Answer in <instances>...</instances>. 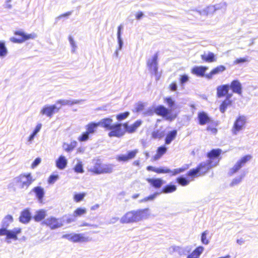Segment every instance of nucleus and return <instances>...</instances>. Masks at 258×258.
<instances>
[{"label": "nucleus", "mask_w": 258, "mask_h": 258, "mask_svg": "<svg viewBox=\"0 0 258 258\" xmlns=\"http://www.w3.org/2000/svg\"><path fill=\"white\" fill-rule=\"evenodd\" d=\"M142 123V120L139 119L135 121L131 125H128L127 122H125L122 124L121 123L113 124V119L110 117L103 118L98 122L99 126L107 130H110L108 134L109 137L117 138L123 136L125 132L129 134L135 133Z\"/></svg>", "instance_id": "f257e3e1"}, {"label": "nucleus", "mask_w": 258, "mask_h": 258, "mask_svg": "<svg viewBox=\"0 0 258 258\" xmlns=\"http://www.w3.org/2000/svg\"><path fill=\"white\" fill-rule=\"evenodd\" d=\"M222 150L219 148L210 150L207 154L209 160L207 162L200 163L195 168L189 170L186 173V176L191 180L194 178L205 176L212 167L218 164L221 159L220 156Z\"/></svg>", "instance_id": "f03ea898"}, {"label": "nucleus", "mask_w": 258, "mask_h": 258, "mask_svg": "<svg viewBox=\"0 0 258 258\" xmlns=\"http://www.w3.org/2000/svg\"><path fill=\"white\" fill-rule=\"evenodd\" d=\"M148 209H139L126 212L120 219L122 224L136 223L148 217Z\"/></svg>", "instance_id": "7ed1b4c3"}, {"label": "nucleus", "mask_w": 258, "mask_h": 258, "mask_svg": "<svg viewBox=\"0 0 258 258\" xmlns=\"http://www.w3.org/2000/svg\"><path fill=\"white\" fill-rule=\"evenodd\" d=\"M33 180L30 173L21 174L15 179L16 185L20 188H27Z\"/></svg>", "instance_id": "20e7f679"}, {"label": "nucleus", "mask_w": 258, "mask_h": 258, "mask_svg": "<svg viewBox=\"0 0 258 258\" xmlns=\"http://www.w3.org/2000/svg\"><path fill=\"white\" fill-rule=\"evenodd\" d=\"M154 112L156 115L162 116L169 121L174 120L177 116L176 114L171 113L170 110L162 105L156 106L154 109Z\"/></svg>", "instance_id": "39448f33"}, {"label": "nucleus", "mask_w": 258, "mask_h": 258, "mask_svg": "<svg viewBox=\"0 0 258 258\" xmlns=\"http://www.w3.org/2000/svg\"><path fill=\"white\" fill-rule=\"evenodd\" d=\"M62 238L74 242H86L90 240V238L85 236L83 233H69L62 235Z\"/></svg>", "instance_id": "423d86ee"}, {"label": "nucleus", "mask_w": 258, "mask_h": 258, "mask_svg": "<svg viewBox=\"0 0 258 258\" xmlns=\"http://www.w3.org/2000/svg\"><path fill=\"white\" fill-rule=\"evenodd\" d=\"M14 34L15 35L20 36V38H16L15 37H11L10 40L11 42L15 43H22L23 42L30 39H33L36 37L35 33L26 34L22 31H16Z\"/></svg>", "instance_id": "0eeeda50"}, {"label": "nucleus", "mask_w": 258, "mask_h": 258, "mask_svg": "<svg viewBox=\"0 0 258 258\" xmlns=\"http://www.w3.org/2000/svg\"><path fill=\"white\" fill-rule=\"evenodd\" d=\"M42 224L49 227L51 230L59 228L63 225L62 221L59 219L53 216L48 217L43 221Z\"/></svg>", "instance_id": "6e6552de"}, {"label": "nucleus", "mask_w": 258, "mask_h": 258, "mask_svg": "<svg viewBox=\"0 0 258 258\" xmlns=\"http://www.w3.org/2000/svg\"><path fill=\"white\" fill-rule=\"evenodd\" d=\"M246 120V117L243 115H240L236 118L232 127V133L233 134L236 135L244 127Z\"/></svg>", "instance_id": "1a4fd4ad"}, {"label": "nucleus", "mask_w": 258, "mask_h": 258, "mask_svg": "<svg viewBox=\"0 0 258 258\" xmlns=\"http://www.w3.org/2000/svg\"><path fill=\"white\" fill-rule=\"evenodd\" d=\"M138 152L139 151L137 149L128 151L126 154H120L117 156L116 160L119 162H127L135 158Z\"/></svg>", "instance_id": "9d476101"}, {"label": "nucleus", "mask_w": 258, "mask_h": 258, "mask_svg": "<svg viewBox=\"0 0 258 258\" xmlns=\"http://www.w3.org/2000/svg\"><path fill=\"white\" fill-rule=\"evenodd\" d=\"M146 180L151 187L155 189L161 188L165 183V181L161 178H147Z\"/></svg>", "instance_id": "9b49d317"}, {"label": "nucleus", "mask_w": 258, "mask_h": 258, "mask_svg": "<svg viewBox=\"0 0 258 258\" xmlns=\"http://www.w3.org/2000/svg\"><path fill=\"white\" fill-rule=\"evenodd\" d=\"M59 109V108H57L54 105H45L41 109L40 113L51 118L54 114L58 111Z\"/></svg>", "instance_id": "f8f14e48"}, {"label": "nucleus", "mask_w": 258, "mask_h": 258, "mask_svg": "<svg viewBox=\"0 0 258 258\" xmlns=\"http://www.w3.org/2000/svg\"><path fill=\"white\" fill-rule=\"evenodd\" d=\"M229 86L233 93L239 95H242V86L239 80H234L232 81Z\"/></svg>", "instance_id": "ddd939ff"}, {"label": "nucleus", "mask_w": 258, "mask_h": 258, "mask_svg": "<svg viewBox=\"0 0 258 258\" xmlns=\"http://www.w3.org/2000/svg\"><path fill=\"white\" fill-rule=\"evenodd\" d=\"M229 90V86L228 84H224L218 86L216 88V96L218 98L226 97Z\"/></svg>", "instance_id": "4468645a"}, {"label": "nucleus", "mask_w": 258, "mask_h": 258, "mask_svg": "<svg viewBox=\"0 0 258 258\" xmlns=\"http://www.w3.org/2000/svg\"><path fill=\"white\" fill-rule=\"evenodd\" d=\"M226 70V67L223 65H219L213 68L209 73L205 75V78L208 80L212 79L214 76L222 73Z\"/></svg>", "instance_id": "2eb2a0df"}, {"label": "nucleus", "mask_w": 258, "mask_h": 258, "mask_svg": "<svg viewBox=\"0 0 258 258\" xmlns=\"http://www.w3.org/2000/svg\"><path fill=\"white\" fill-rule=\"evenodd\" d=\"M232 94H229L226 96L225 99L222 101L219 106V110L221 112L224 113L227 108L231 106L233 103L232 100L230 99Z\"/></svg>", "instance_id": "dca6fc26"}, {"label": "nucleus", "mask_w": 258, "mask_h": 258, "mask_svg": "<svg viewBox=\"0 0 258 258\" xmlns=\"http://www.w3.org/2000/svg\"><path fill=\"white\" fill-rule=\"evenodd\" d=\"M197 118L199 124L201 125H204L211 122L210 117L204 111L198 112Z\"/></svg>", "instance_id": "f3484780"}, {"label": "nucleus", "mask_w": 258, "mask_h": 258, "mask_svg": "<svg viewBox=\"0 0 258 258\" xmlns=\"http://www.w3.org/2000/svg\"><path fill=\"white\" fill-rule=\"evenodd\" d=\"M207 69L208 67L205 66H197L191 69V73L198 77H205V72Z\"/></svg>", "instance_id": "a211bd4d"}, {"label": "nucleus", "mask_w": 258, "mask_h": 258, "mask_svg": "<svg viewBox=\"0 0 258 258\" xmlns=\"http://www.w3.org/2000/svg\"><path fill=\"white\" fill-rule=\"evenodd\" d=\"M31 219V214L28 209H25L21 212L19 217L20 222L27 224L30 221Z\"/></svg>", "instance_id": "6ab92c4d"}, {"label": "nucleus", "mask_w": 258, "mask_h": 258, "mask_svg": "<svg viewBox=\"0 0 258 258\" xmlns=\"http://www.w3.org/2000/svg\"><path fill=\"white\" fill-rule=\"evenodd\" d=\"M157 58L158 55L156 54L154 55L151 60L147 62V66L149 69L153 71L155 74L157 73L158 70Z\"/></svg>", "instance_id": "aec40b11"}, {"label": "nucleus", "mask_w": 258, "mask_h": 258, "mask_svg": "<svg viewBox=\"0 0 258 258\" xmlns=\"http://www.w3.org/2000/svg\"><path fill=\"white\" fill-rule=\"evenodd\" d=\"M22 231L20 228H15L13 230H8L7 232L6 239H13L15 240L18 239L17 235L19 234Z\"/></svg>", "instance_id": "412c9836"}, {"label": "nucleus", "mask_w": 258, "mask_h": 258, "mask_svg": "<svg viewBox=\"0 0 258 258\" xmlns=\"http://www.w3.org/2000/svg\"><path fill=\"white\" fill-rule=\"evenodd\" d=\"M204 250V247L202 246L197 247L192 252L189 253L186 258H200L201 254Z\"/></svg>", "instance_id": "4be33fe9"}, {"label": "nucleus", "mask_w": 258, "mask_h": 258, "mask_svg": "<svg viewBox=\"0 0 258 258\" xmlns=\"http://www.w3.org/2000/svg\"><path fill=\"white\" fill-rule=\"evenodd\" d=\"M67 159L62 155L59 156L55 161L56 166L60 170L64 169L67 167Z\"/></svg>", "instance_id": "5701e85b"}, {"label": "nucleus", "mask_w": 258, "mask_h": 258, "mask_svg": "<svg viewBox=\"0 0 258 258\" xmlns=\"http://www.w3.org/2000/svg\"><path fill=\"white\" fill-rule=\"evenodd\" d=\"M177 131L176 130H173L168 133L165 138V144H170L176 137Z\"/></svg>", "instance_id": "b1692460"}, {"label": "nucleus", "mask_w": 258, "mask_h": 258, "mask_svg": "<svg viewBox=\"0 0 258 258\" xmlns=\"http://www.w3.org/2000/svg\"><path fill=\"white\" fill-rule=\"evenodd\" d=\"M189 167V165L188 164H186L184 166L174 169L173 170H171V169L167 168V170L169 171V172H167V174H169L170 176H175L178 174L183 172L186 170H187Z\"/></svg>", "instance_id": "393cba45"}, {"label": "nucleus", "mask_w": 258, "mask_h": 258, "mask_svg": "<svg viewBox=\"0 0 258 258\" xmlns=\"http://www.w3.org/2000/svg\"><path fill=\"white\" fill-rule=\"evenodd\" d=\"M176 190V185L174 184L170 183L163 186L161 190V193L165 194H170L175 192Z\"/></svg>", "instance_id": "a878e982"}, {"label": "nucleus", "mask_w": 258, "mask_h": 258, "mask_svg": "<svg viewBox=\"0 0 258 258\" xmlns=\"http://www.w3.org/2000/svg\"><path fill=\"white\" fill-rule=\"evenodd\" d=\"M167 148L163 145L159 147L156 150V154L153 156V160H157L160 158L167 152Z\"/></svg>", "instance_id": "bb28decb"}, {"label": "nucleus", "mask_w": 258, "mask_h": 258, "mask_svg": "<svg viewBox=\"0 0 258 258\" xmlns=\"http://www.w3.org/2000/svg\"><path fill=\"white\" fill-rule=\"evenodd\" d=\"M103 164L99 160H98L94 164L93 167L90 169V171L94 174H100L102 172L100 171L102 170Z\"/></svg>", "instance_id": "cd10ccee"}, {"label": "nucleus", "mask_w": 258, "mask_h": 258, "mask_svg": "<svg viewBox=\"0 0 258 258\" xmlns=\"http://www.w3.org/2000/svg\"><path fill=\"white\" fill-rule=\"evenodd\" d=\"M147 169L148 171H154L157 174H167L169 171L167 170V168L160 167L155 168L152 166H148L147 167Z\"/></svg>", "instance_id": "c85d7f7f"}, {"label": "nucleus", "mask_w": 258, "mask_h": 258, "mask_svg": "<svg viewBox=\"0 0 258 258\" xmlns=\"http://www.w3.org/2000/svg\"><path fill=\"white\" fill-rule=\"evenodd\" d=\"M99 126L98 122H91L86 126V132L89 134H93L96 131L97 128Z\"/></svg>", "instance_id": "c756f323"}, {"label": "nucleus", "mask_w": 258, "mask_h": 258, "mask_svg": "<svg viewBox=\"0 0 258 258\" xmlns=\"http://www.w3.org/2000/svg\"><path fill=\"white\" fill-rule=\"evenodd\" d=\"M201 57L205 62H212L216 60L215 55L213 52H209L207 55L202 54Z\"/></svg>", "instance_id": "7c9ffc66"}, {"label": "nucleus", "mask_w": 258, "mask_h": 258, "mask_svg": "<svg viewBox=\"0 0 258 258\" xmlns=\"http://www.w3.org/2000/svg\"><path fill=\"white\" fill-rule=\"evenodd\" d=\"M32 190L35 192L38 200L42 202L44 195L43 189L40 186H36L34 187Z\"/></svg>", "instance_id": "2f4dec72"}, {"label": "nucleus", "mask_w": 258, "mask_h": 258, "mask_svg": "<svg viewBox=\"0 0 258 258\" xmlns=\"http://www.w3.org/2000/svg\"><path fill=\"white\" fill-rule=\"evenodd\" d=\"M46 213L45 211L40 210L36 212V213L33 217V219L36 222H40L44 219Z\"/></svg>", "instance_id": "473e14b6"}, {"label": "nucleus", "mask_w": 258, "mask_h": 258, "mask_svg": "<svg viewBox=\"0 0 258 258\" xmlns=\"http://www.w3.org/2000/svg\"><path fill=\"white\" fill-rule=\"evenodd\" d=\"M187 177H188V179L186 178L185 177L180 176L177 177L176 179V181L180 185L182 186H186L187 185L190 181H192V180L191 179L190 177H189L188 176H187ZM194 178V179H195ZM194 179H193L194 180Z\"/></svg>", "instance_id": "72a5a7b5"}, {"label": "nucleus", "mask_w": 258, "mask_h": 258, "mask_svg": "<svg viewBox=\"0 0 258 258\" xmlns=\"http://www.w3.org/2000/svg\"><path fill=\"white\" fill-rule=\"evenodd\" d=\"M77 145V142L76 141H72L70 144L64 143L63 144V147L64 150L68 152H71L74 150Z\"/></svg>", "instance_id": "f704fd0d"}, {"label": "nucleus", "mask_w": 258, "mask_h": 258, "mask_svg": "<svg viewBox=\"0 0 258 258\" xmlns=\"http://www.w3.org/2000/svg\"><path fill=\"white\" fill-rule=\"evenodd\" d=\"M114 165L113 164H103L102 170L100 171L102 174H109L111 173L113 171Z\"/></svg>", "instance_id": "c9c22d12"}, {"label": "nucleus", "mask_w": 258, "mask_h": 258, "mask_svg": "<svg viewBox=\"0 0 258 258\" xmlns=\"http://www.w3.org/2000/svg\"><path fill=\"white\" fill-rule=\"evenodd\" d=\"M209 232L208 230H205L201 234V242L205 245H207L210 242V236H208Z\"/></svg>", "instance_id": "e433bc0d"}, {"label": "nucleus", "mask_w": 258, "mask_h": 258, "mask_svg": "<svg viewBox=\"0 0 258 258\" xmlns=\"http://www.w3.org/2000/svg\"><path fill=\"white\" fill-rule=\"evenodd\" d=\"M74 170L75 172L77 173H83L84 170L83 169L82 162L81 161H78L74 166Z\"/></svg>", "instance_id": "4c0bfd02"}, {"label": "nucleus", "mask_w": 258, "mask_h": 258, "mask_svg": "<svg viewBox=\"0 0 258 258\" xmlns=\"http://www.w3.org/2000/svg\"><path fill=\"white\" fill-rule=\"evenodd\" d=\"M164 136V133L159 130H155L152 132L151 137L154 139H160Z\"/></svg>", "instance_id": "58836bf2"}, {"label": "nucleus", "mask_w": 258, "mask_h": 258, "mask_svg": "<svg viewBox=\"0 0 258 258\" xmlns=\"http://www.w3.org/2000/svg\"><path fill=\"white\" fill-rule=\"evenodd\" d=\"M7 54V49L5 46V42L3 41H0V56H5Z\"/></svg>", "instance_id": "ea45409f"}, {"label": "nucleus", "mask_w": 258, "mask_h": 258, "mask_svg": "<svg viewBox=\"0 0 258 258\" xmlns=\"http://www.w3.org/2000/svg\"><path fill=\"white\" fill-rule=\"evenodd\" d=\"M217 126V123L215 122L213 125H209L207 126L206 127V130L208 132H210L212 134L216 135L218 131L216 128Z\"/></svg>", "instance_id": "a19ab883"}, {"label": "nucleus", "mask_w": 258, "mask_h": 258, "mask_svg": "<svg viewBox=\"0 0 258 258\" xmlns=\"http://www.w3.org/2000/svg\"><path fill=\"white\" fill-rule=\"evenodd\" d=\"M86 213L85 208H78L74 212V216L75 217L81 216Z\"/></svg>", "instance_id": "79ce46f5"}, {"label": "nucleus", "mask_w": 258, "mask_h": 258, "mask_svg": "<svg viewBox=\"0 0 258 258\" xmlns=\"http://www.w3.org/2000/svg\"><path fill=\"white\" fill-rule=\"evenodd\" d=\"M86 195V194L85 192L75 194L73 197L74 201L78 203L81 201H83Z\"/></svg>", "instance_id": "37998d69"}, {"label": "nucleus", "mask_w": 258, "mask_h": 258, "mask_svg": "<svg viewBox=\"0 0 258 258\" xmlns=\"http://www.w3.org/2000/svg\"><path fill=\"white\" fill-rule=\"evenodd\" d=\"M144 108V103L139 102L135 104V107L133 111L134 112H139L142 111Z\"/></svg>", "instance_id": "c03bdc74"}, {"label": "nucleus", "mask_w": 258, "mask_h": 258, "mask_svg": "<svg viewBox=\"0 0 258 258\" xmlns=\"http://www.w3.org/2000/svg\"><path fill=\"white\" fill-rule=\"evenodd\" d=\"M130 115V112L128 111H126L123 113H120L119 114H118L116 116V119L119 120L121 121L123 119H125L126 118L128 115Z\"/></svg>", "instance_id": "a18cd8bd"}, {"label": "nucleus", "mask_w": 258, "mask_h": 258, "mask_svg": "<svg viewBox=\"0 0 258 258\" xmlns=\"http://www.w3.org/2000/svg\"><path fill=\"white\" fill-rule=\"evenodd\" d=\"M242 166L237 161L236 164L230 169V173L233 174L237 172Z\"/></svg>", "instance_id": "49530a36"}, {"label": "nucleus", "mask_w": 258, "mask_h": 258, "mask_svg": "<svg viewBox=\"0 0 258 258\" xmlns=\"http://www.w3.org/2000/svg\"><path fill=\"white\" fill-rule=\"evenodd\" d=\"M251 158V156L250 155H246L243 157H242L240 160L238 161L239 163L242 166V167L244 165V164L248 162Z\"/></svg>", "instance_id": "de8ad7c7"}, {"label": "nucleus", "mask_w": 258, "mask_h": 258, "mask_svg": "<svg viewBox=\"0 0 258 258\" xmlns=\"http://www.w3.org/2000/svg\"><path fill=\"white\" fill-rule=\"evenodd\" d=\"M13 221V218L12 215H8L4 218V221L3 222V225L8 227L9 225V223H11Z\"/></svg>", "instance_id": "09e8293b"}, {"label": "nucleus", "mask_w": 258, "mask_h": 258, "mask_svg": "<svg viewBox=\"0 0 258 258\" xmlns=\"http://www.w3.org/2000/svg\"><path fill=\"white\" fill-rule=\"evenodd\" d=\"M89 134L86 131L83 132L78 138V140L80 142H85L89 139Z\"/></svg>", "instance_id": "8fccbe9b"}, {"label": "nucleus", "mask_w": 258, "mask_h": 258, "mask_svg": "<svg viewBox=\"0 0 258 258\" xmlns=\"http://www.w3.org/2000/svg\"><path fill=\"white\" fill-rule=\"evenodd\" d=\"M58 178V175L57 174H52L49 176L48 178V183L49 184L54 183Z\"/></svg>", "instance_id": "3c124183"}, {"label": "nucleus", "mask_w": 258, "mask_h": 258, "mask_svg": "<svg viewBox=\"0 0 258 258\" xmlns=\"http://www.w3.org/2000/svg\"><path fill=\"white\" fill-rule=\"evenodd\" d=\"M248 61V59L247 57H240L236 58L233 61V63L235 64H239L244 63Z\"/></svg>", "instance_id": "603ef678"}, {"label": "nucleus", "mask_w": 258, "mask_h": 258, "mask_svg": "<svg viewBox=\"0 0 258 258\" xmlns=\"http://www.w3.org/2000/svg\"><path fill=\"white\" fill-rule=\"evenodd\" d=\"M164 101L168 104L170 107L174 105V102L170 97H166L164 98Z\"/></svg>", "instance_id": "864d4df0"}, {"label": "nucleus", "mask_w": 258, "mask_h": 258, "mask_svg": "<svg viewBox=\"0 0 258 258\" xmlns=\"http://www.w3.org/2000/svg\"><path fill=\"white\" fill-rule=\"evenodd\" d=\"M242 176H241L239 177L235 178L233 179L232 180V181H231L230 185L231 186H234L236 184H238V183H239L241 182V181L242 180Z\"/></svg>", "instance_id": "5fc2aeb1"}, {"label": "nucleus", "mask_w": 258, "mask_h": 258, "mask_svg": "<svg viewBox=\"0 0 258 258\" xmlns=\"http://www.w3.org/2000/svg\"><path fill=\"white\" fill-rule=\"evenodd\" d=\"M188 81V77L186 75H182L180 76L179 82L180 84H183Z\"/></svg>", "instance_id": "6e6d98bb"}, {"label": "nucleus", "mask_w": 258, "mask_h": 258, "mask_svg": "<svg viewBox=\"0 0 258 258\" xmlns=\"http://www.w3.org/2000/svg\"><path fill=\"white\" fill-rule=\"evenodd\" d=\"M157 195H158V192H155L154 194L151 195L145 198L144 200H142V201H147L148 200H152L156 197V196Z\"/></svg>", "instance_id": "4d7b16f0"}, {"label": "nucleus", "mask_w": 258, "mask_h": 258, "mask_svg": "<svg viewBox=\"0 0 258 258\" xmlns=\"http://www.w3.org/2000/svg\"><path fill=\"white\" fill-rule=\"evenodd\" d=\"M41 162V159L40 158H36L31 164V168H34L37 165H38Z\"/></svg>", "instance_id": "13d9d810"}, {"label": "nucleus", "mask_w": 258, "mask_h": 258, "mask_svg": "<svg viewBox=\"0 0 258 258\" xmlns=\"http://www.w3.org/2000/svg\"><path fill=\"white\" fill-rule=\"evenodd\" d=\"M169 88L171 91H175L177 90V87L175 82H172L169 86Z\"/></svg>", "instance_id": "bf43d9fd"}, {"label": "nucleus", "mask_w": 258, "mask_h": 258, "mask_svg": "<svg viewBox=\"0 0 258 258\" xmlns=\"http://www.w3.org/2000/svg\"><path fill=\"white\" fill-rule=\"evenodd\" d=\"M41 124H40V123L36 125L35 130H34V131L33 132L34 133V134L36 135L38 132H39L41 129Z\"/></svg>", "instance_id": "052dcab7"}, {"label": "nucleus", "mask_w": 258, "mask_h": 258, "mask_svg": "<svg viewBox=\"0 0 258 258\" xmlns=\"http://www.w3.org/2000/svg\"><path fill=\"white\" fill-rule=\"evenodd\" d=\"M143 15H144V14L142 12H141V11L138 12L136 14V18L137 20H140L143 17Z\"/></svg>", "instance_id": "680f3d73"}, {"label": "nucleus", "mask_w": 258, "mask_h": 258, "mask_svg": "<svg viewBox=\"0 0 258 258\" xmlns=\"http://www.w3.org/2000/svg\"><path fill=\"white\" fill-rule=\"evenodd\" d=\"M7 229L6 228L0 229V236L7 235Z\"/></svg>", "instance_id": "e2e57ef3"}, {"label": "nucleus", "mask_w": 258, "mask_h": 258, "mask_svg": "<svg viewBox=\"0 0 258 258\" xmlns=\"http://www.w3.org/2000/svg\"><path fill=\"white\" fill-rule=\"evenodd\" d=\"M56 103L64 105L68 103V101L64 100H59L56 101Z\"/></svg>", "instance_id": "0e129e2a"}, {"label": "nucleus", "mask_w": 258, "mask_h": 258, "mask_svg": "<svg viewBox=\"0 0 258 258\" xmlns=\"http://www.w3.org/2000/svg\"><path fill=\"white\" fill-rule=\"evenodd\" d=\"M121 28H122V27L120 25L118 27L117 38L119 40H120V33H121Z\"/></svg>", "instance_id": "69168bd1"}, {"label": "nucleus", "mask_w": 258, "mask_h": 258, "mask_svg": "<svg viewBox=\"0 0 258 258\" xmlns=\"http://www.w3.org/2000/svg\"><path fill=\"white\" fill-rule=\"evenodd\" d=\"M71 12H67V13H66L64 14L60 15L59 16V18H61L62 17H67L68 16H69L70 15H71Z\"/></svg>", "instance_id": "338daca9"}, {"label": "nucleus", "mask_w": 258, "mask_h": 258, "mask_svg": "<svg viewBox=\"0 0 258 258\" xmlns=\"http://www.w3.org/2000/svg\"><path fill=\"white\" fill-rule=\"evenodd\" d=\"M35 135H36L34 134V133H32V134L29 137L28 141L30 142L33 139V138Z\"/></svg>", "instance_id": "774afa93"}]
</instances>
